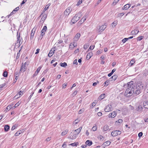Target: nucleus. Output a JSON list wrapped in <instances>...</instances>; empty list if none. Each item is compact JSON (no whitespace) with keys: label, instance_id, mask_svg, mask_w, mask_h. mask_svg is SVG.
<instances>
[{"label":"nucleus","instance_id":"f257e3e1","mask_svg":"<svg viewBox=\"0 0 148 148\" xmlns=\"http://www.w3.org/2000/svg\"><path fill=\"white\" fill-rule=\"evenodd\" d=\"M133 82L131 81L128 83V88L126 90L125 93V95L129 94L128 96H130L132 93H134L137 95L141 92L142 88H140L139 86H138L134 89V88L135 86L133 85Z\"/></svg>","mask_w":148,"mask_h":148},{"label":"nucleus","instance_id":"f03ea898","mask_svg":"<svg viewBox=\"0 0 148 148\" xmlns=\"http://www.w3.org/2000/svg\"><path fill=\"white\" fill-rule=\"evenodd\" d=\"M82 15L80 12H78L76 14L73 18L71 20L73 23H74L78 21L81 17Z\"/></svg>","mask_w":148,"mask_h":148},{"label":"nucleus","instance_id":"7ed1b4c3","mask_svg":"<svg viewBox=\"0 0 148 148\" xmlns=\"http://www.w3.org/2000/svg\"><path fill=\"white\" fill-rule=\"evenodd\" d=\"M121 134V131L119 130H114L112 131L111 133V135L113 137H115L118 135H119Z\"/></svg>","mask_w":148,"mask_h":148},{"label":"nucleus","instance_id":"20e7f679","mask_svg":"<svg viewBox=\"0 0 148 148\" xmlns=\"http://www.w3.org/2000/svg\"><path fill=\"white\" fill-rule=\"evenodd\" d=\"M112 106L110 104H108L106 106L104 109V111L106 112H109L112 110Z\"/></svg>","mask_w":148,"mask_h":148},{"label":"nucleus","instance_id":"39448f33","mask_svg":"<svg viewBox=\"0 0 148 148\" xmlns=\"http://www.w3.org/2000/svg\"><path fill=\"white\" fill-rule=\"evenodd\" d=\"M72 11V9L69 8H67L65 11L64 14L66 16H68Z\"/></svg>","mask_w":148,"mask_h":148},{"label":"nucleus","instance_id":"423d86ee","mask_svg":"<svg viewBox=\"0 0 148 148\" xmlns=\"http://www.w3.org/2000/svg\"><path fill=\"white\" fill-rule=\"evenodd\" d=\"M107 25L106 23H105L104 25H103L100 26L99 28V30L100 31L102 32L103 31L106 27Z\"/></svg>","mask_w":148,"mask_h":148},{"label":"nucleus","instance_id":"0eeeda50","mask_svg":"<svg viewBox=\"0 0 148 148\" xmlns=\"http://www.w3.org/2000/svg\"><path fill=\"white\" fill-rule=\"evenodd\" d=\"M116 112L115 111H113L112 113L109 114V117L114 118L116 116Z\"/></svg>","mask_w":148,"mask_h":148},{"label":"nucleus","instance_id":"6e6552de","mask_svg":"<svg viewBox=\"0 0 148 148\" xmlns=\"http://www.w3.org/2000/svg\"><path fill=\"white\" fill-rule=\"evenodd\" d=\"M139 31L137 29H135L132 30L131 32V34L132 35H136L137 34Z\"/></svg>","mask_w":148,"mask_h":148},{"label":"nucleus","instance_id":"1a4fd4ad","mask_svg":"<svg viewBox=\"0 0 148 148\" xmlns=\"http://www.w3.org/2000/svg\"><path fill=\"white\" fill-rule=\"evenodd\" d=\"M41 66H39L37 70L36 71L35 73H34V74L33 75V77H34L35 76H36L38 74L39 72V71H40V69H41Z\"/></svg>","mask_w":148,"mask_h":148},{"label":"nucleus","instance_id":"9d476101","mask_svg":"<svg viewBox=\"0 0 148 148\" xmlns=\"http://www.w3.org/2000/svg\"><path fill=\"white\" fill-rule=\"evenodd\" d=\"M55 51V49L53 50L52 49L48 54V56L49 57H51L54 53Z\"/></svg>","mask_w":148,"mask_h":148},{"label":"nucleus","instance_id":"9b49d317","mask_svg":"<svg viewBox=\"0 0 148 148\" xmlns=\"http://www.w3.org/2000/svg\"><path fill=\"white\" fill-rule=\"evenodd\" d=\"M26 66H23V64H22L20 70V71L23 72L26 71Z\"/></svg>","mask_w":148,"mask_h":148},{"label":"nucleus","instance_id":"f8f14e48","mask_svg":"<svg viewBox=\"0 0 148 148\" xmlns=\"http://www.w3.org/2000/svg\"><path fill=\"white\" fill-rule=\"evenodd\" d=\"M111 142L109 141H107L104 143L102 145V146H107L109 145L110 144Z\"/></svg>","mask_w":148,"mask_h":148},{"label":"nucleus","instance_id":"ddd939ff","mask_svg":"<svg viewBox=\"0 0 148 148\" xmlns=\"http://www.w3.org/2000/svg\"><path fill=\"white\" fill-rule=\"evenodd\" d=\"M131 5H130L129 4H127L125 5L123 8V10L125 9V10H127L130 7Z\"/></svg>","mask_w":148,"mask_h":148},{"label":"nucleus","instance_id":"4468645a","mask_svg":"<svg viewBox=\"0 0 148 148\" xmlns=\"http://www.w3.org/2000/svg\"><path fill=\"white\" fill-rule=\"evenodd\" d=\"M47 15L46 14H43L41 19L40 21L41 22V21H43V23H44V21L47 18Z\"/></svg>","mask_w":148,"mask_h":148},{"label":"nucleus","instance_id":"2eb2a0df","mask_svg":"<svg viewBox=\"0 0 148 148\" xmlns=\"http://www.w3.org/2000/svg\"><path fill=\"white\" fill-rule=\"evenodd\" d=\"M93 53L92 52H90L88 53L86 59L88 60L92 56Z\"/></svg>","mask_w":148,"mask_h":148},{"label":"nucleus","instance_id":"dca6fc26","mask_svg":"<svg viewBox=\"0 0 148 148\" xmlns=\"http://www.w3.org/2000/svg\"><path fill=\"white\" fill-rule=\"evenodd\" d=\"M92 141L89 140H87L85 142L86 144L88 146H90L92 144Z\"/></svg>","mask_w":148,"mask_h":148},{"label":"nucleus","instance_id":"f3484780","mask_svg":"<svg viewBox=\"0 0 148 148\" xmlns=\"http://www.w3.org/2000/svg\"><path fill=\"white\" fill-rule=\"evenodd\" d=\"M117 76L116 75H114L112 76L111 77L110 79V81H112V79H113L114 80H115L117 78Z\"/></svg>","mask_w":148,"mask_h":148},{"label":"nucleus","instance_id":"a211bd4d","mask_svg":"<svg viewBox=\"0 0 148 148\" xmlns=\"http://www.w3.org/2000/svg\"><path fill=\"white\" fill-rule=\"evenodd\" d=\"M80 36V34L77 33L74 37V39L75 40H78Z\"/></svg>","mask_w":148,"mask_h":148},{"label":"nucleus","instance_id":"6ab92c4d","mask_svg":"<svg viewBox=\"0 0 148 148\" xmlns=\"http://www.w3.org/2000/svg\"><path fill=\"white\" fill-rule=\"evenodd\" d=\"M143 105L145 108H148V101H145L144 102Z\"/></svg>","mask_w":148,"mask_h":148},{"label":"nucleus","instance_id":"aec40b11","mask_svg":"<svg viewBox=\"0 0 148 148\" xmlns=\"http://www.w3.org/2000/svg\"><path fill=\"white\" fill-rule=\"evenodd\" d=\"M82 127H81L78 129H77L75 130L74 131V132H76V134H78L80 132V131L82 129Z\"/></svg>","mask_w":148,"mask_h":148},{"label":"nucleus","instance_id":"412c9836","mask_svg":"<svg viewBox=\"0 0 148 148\" xmlns=\"http://www.w3.org/2000/svg\"><path fill=\"white\" fill-rule=\"evenodd\" d=\"M143 108L141 106H139L137 108V110L138 111L141 112L142 111Z\"/></svg>","mask_w":148,"mask_h":148},{"label":"nucleus","instance_id":"4be33fe9","mask_svg":"<svg viewBox=\"0 0 148 148\" xmlns=\"http://www.w3.org/2000/svg\"><path fill=\"white\" fill-rule=\"evenodd\" d=\"M68 132V130H66L64 131H63L61 133V135L62 136L65 135Z\"/></svg>","mask_w":148,"mask_h":148},{"label":"nucleus","instance_id":"5701e85b","mask_svg":"<svg viewBox=\"0 0 148 148\" xmlns=\"http://www.w3.org/2000/svg\"><path fill=\"white\" fill-rule=\"evenodd\" d=\"M105 94H102L100 95L98 98V99L100 100H101L103 99L105 97Z\"/></svg>","mask_w":148,"mask_h":148},{"label":"nucleus","instance_id":"b1692460","mask_svg":"<svg viewBox=\"0 0 148 148\" xmlns=\"http://www.w3.org/2000/svg\"><path fill=\"white\" fill-rule=\"evenodd\" d=\"M10 129V126L8 125H6L4 127V130L5 132H7Z\"/></svg>","mask_w":148,"mask_h":148},{"label":"nucleus","instance_id":"393cba45","mask_svg":"<svg viewBox=\"0 0 148 148\" xmlns=\"http://www.w3.org/2000/svg\"><path fill=\"white\" fill-rule=\"evenodd\" d=\"M12 105H10L8 106L5 109V111L6 112H7L8 111H9V110H10L11 108H12Z\"/></svg>","mask_w":148,"mask_h":148},{"label":"nucleus","instance_id":"a878e982","mask_svg":"<svg viewBox=\"0 0 148 148\" xmlns=\"http://www.w3.org/2000/svg\"><path fill=\"white\" fill-rule=\"evenodd\" d=\"M87 17L86 16H84L80 20V21L81 22L83 23L86 20Z\"/></svg>","mask_w":148,"mask_h":148},{"label":"nucleus","instance_id":"bb28decb","mask_svg":"<svg viewBox=\"0 0 148 148\" xmlns=\"http://www.w3.org/2000/svg\"><path fill=\"white\" fill-rule=\"evenodd\" d=\"M135 61L134 59H132L130 61L129 65L130 66H132L135 63Z\"/></svg>","mask_w":148,"mask_h":148},{"label":"nucleus","instance_id":"cd10ccee","mask_svg":"<svg viewBox=\"0 0 148 148\" xmlns=\"http://www.w3.org/2000/svg\"><path fill=\"white\" fill-rule=\"evenodd\" d=\"M22 132V131L21 130H20V131H18V132H17L16 133H15V136H18L19 135H20V134H21Z\"/></svg>","mask_w":148,"mask_h":148},{"label":"nucleus","instance_id":"c85d7f7f","mask_svg":"<svg viewBox=\"0 0 148 148\" xmlns=\"http://www.w3.org/2000/svg\"><path fill=\"white\" fill-rule=\"evenodd\" d=\"M109 129V127L107 125H106L104 126L103 130L104 131H107Z\"/></svg>","mask_w":148,"mask_h":148},{"label":"nucleus","instance_id":"c756f323","mask_svg":"<svg viewBox=\"0 0 148 148\" xmlns=\"http://www.w3.org/2000/svg\"><path fill=\"white\" fill-rule=\"evenodd\" d=\"M67 65V64L66 62H64L63 63H60V66L62 67H65Z\"/></svg>","mask_w":148,"mask_h":148},{"label":"nucleus","instance_id":"7c9ffc66","mask_svg":"<svg viewBox=\"0 0 148 148\" xmlns=\"http://www.w3.org/2000/svg\"><path fill=\"white\" fill-rule=\"evenodd\" d=\"M84 0H79L77 2V6L80 5Z\"/></svg>","mask_w":148,"mask_h":148},{"label":"nucleus","instance_id":"2f4dec72","mask_svg":"<svg viewBox=\"0 0 148 148\" xmlns=\"http://www.w3.org/2000/svg\"><path fill=\"white\" fill-rule=\"evenodd\" d=\"M97 101L96 100H95L94 102L92 103V106H91L90 108H91L93 107L95 105H94V104L96 103H97Z\"/></svg>","mask_w":148,"mask_h":148},{"label":"nucleus","instance_id":"473e14b6","mask_svg":"<svg viewBox=\"0 0 148 148\" xmlns=\"http://www.w3.org/2000/svg\"><path fill=\"white\" fill-rule=\"evenodd\" d=\"M84 110V108H82L81 109L79 110V111L78 112V113L79 114H80L83 112Z\"/></svg>","mask_w":148,"mask_h":148},{"label":"nucleus","instance_id":"72a5a7b5","mask_svg":"<svg viewBox=\"0 0 148 148\" xmlns=\"http://www.w3.org/2000/svg\"><path fill=\"white\" fill-rule=\"evenodd\" d=\"M3 76L5 77H7L8 76V73L6 71H4L3 74Z\"/></svg>","mask_w":148,"mask_h":148},{"label":"nucleus","instance_id":"f704fd0d","mask_svg":"<svg viewBox=\"0 0 148 148\" xmlns=\"http://www.w3.org/2000/svg\"><path fill=\"white\" fill-rule=\"evenodd\" d=\"M33 30H32V32L30 34V38L31 39H32L34 35V33L33 32Z\"/></svg>","mask_w":148,"mask_h":148},{"label":"nucleus","instance_id":"c9c22d12","mask_svg":"<svg viewBox=\"0 0 148 148\" xmlns=\"http://www.w3.org/2000/svg\"><path fill=\"white\" fill-rule=\"evenodd\" d=\"M119 0H114L112 3V4L115 5L119 1Z\"/></svg>","mask_w":148,"mask_h":148},{"label":"nucleus","instance_id":"e433bc0d","mask_svg":"<svg viewBox=\"0 0 148 148\" xmlns=\"http://www.w3.org/2000/svg\"><path fill=\"white\" fill-rule=\"evenodd\" d=\"M49 7L47 6V5L45 7V8H44V11H43V12H42L40 15V16L42 15L43 13H44V12H45V11H46V10H47L48 8H49Z\"/></svg>","mask_w":148,"mask_h":148},{"label":"nucleus","instance_id":"4c0bfd02","mask_svg":"<svg viewBox=\"0 0 148 148\" xmlns=\"http://www.w3.org/2000/svg\"><path fill=\"white\" fill-rule=\"evenodd\" d=\"M19 7H18L14 10L13 11V12H14V13L16 11L18 10H19Z\"/></svg>","mask_w":148,"mask_h":148},{"label":"nucleus","instance_id":"58836bf2","mask_svg":"<svg viewBox=\"0 0 148 148\" xmlns=\"http://www.w3.org/2000/svg\"><path fill=\"white\" fill-rule=\"evenodd\" d=\"M47 29V27L46 26H45L44 27L42 31L45 32L46 31Z\"/></svg>","mask_w":148,"mask_h":148},{"label":"nucleus","instance_id":"ea45409f","mask_svg":"<svg viewBox=\"0 0 148 148\" xmlns=\"http://www.w3.org/2000/svg\"><path fill=\"white\" fill-rule=\"evenodd\" d=\"M128 40L127 38H125L122 40V41L123 42V43H125Z\"/></svg>","mask_w":148,"mask_h":148},{"label":"nucleus","instance_id":"a19ab883","mask_svg":"<svg viewBox=\"0 0 148 148\" xmlns=\"http://www.w3.org/2000/svg\"><path fill=\"white\" fill-rule=\"evenodd\" d=\"M124 14V13L122 12L118 14V16L119 17H121Z\"/></svg>","mask_w":148,"mask_h":148},{"label":"nucleus","instance_id":"79ce46f5","mask_svg":"<svg viewBox=\"0 0 148 148\" xmlns=\"http://www.w3.org/2000/svg\"><path fill=\"white\" fill-rule=\"evenodd\" d=\"M17 127V125H16L13 126L12 127L11 130H14Z\"/></svg>","mask_w":148,"mask_h":148},{"label":"nucleus","instance_id":"37998d69","mask_svg":"<svg viewBox=\"0 0 148 148\" xmlns=\"http://www.w3.org/2000/svg\"><path fill=\"white\" fill-rule=\"evenodd\" d=\"M45 32L41 31V34H40V36L42 37H42L45 35Z\"/></svg>","mask_w":148,"mask_h":148},{"label":"nucleus","instance_id":"c03bdc74","mask_svg":"<svg viewBox=\"0 0 148 148\" xmlns=\"http://www.w3.org/2000/svg\"><path fill=\"white\" fill-rule=\"evenodd\" d=\"M22 94L20 92H19L16 95L15 97H16L17 98H18V95H19V97H20L21 96Z\"/></svg>","mask_w":148,"mask_h":148},{"label":"nucleus","instance_id":"a18cd8bd","mask_svg":"<svg viewBox=\"0 0 148 148\" xmlns=\"http://www.w3.org/2000/svg\"><path fill=\"white\" fill-rule=\"evenodd\" d=\"M105 86H107L109 84V81L107 80L104 82Z\"/></svg>","mask_w":148,"mask_h":148},{"label":"nucleus","instance_id":"49530a36","mask_svg":"<svg viewBox=\"0 0 148 148\" xmlns=\"http://www.w3.org/2000/svg\"><path fill=\"white\" fill-rule=\"evenodd\" d=\"M78 134H75L73 135V136H72V139H73V138H75L77 136V135Z\"/></svg>","mask_w":148,"mask_h":148},{"label":"nucleus","instance_id":"de8ad7c7","mask_svg":"<svg viewBox=\"0 0 148 148\" xmlns=\"http://www.w3.org/2000/svg\"><path fill=\"white\" fill-rule=\"evenodd\" d=\"M92 129L93 131H95L97 130V127L96 126V125H95V126H94L92 128Z\"/></svg>","mask_w":148,"mask_h":148},{"label":"nucleus","instance_id":"09e8293b","mask_svg":"<svg viewBox=\"0 0 148 148\" xmlns=\"http://www.w3.org/2000/svg\"><path fill=\"white\" fill-rule=\"evenodd\" d=\"M95 46H90L89 49L88 50H92L94 48Z\"/></svg>","mask_w":148,"mask_h":148},{"label":"nucleus","instance_id":"8fccbe9b","mask_svg":"<svg viewBox=\"0 0 148 148\" xmlns=\"http://www.w3.org/2000/svg\"><path fill=\"white\" fill-rule=\"evenodd\" d=\"M89 45H88L87 44H85L84 45V49H87Z\"/></svg>","mask_w":148,"mask_h":148},{"label":"nucleus","instance_id":"3c124183","mask_svg":"<svg viewBox=\"0 0 148 148\" xmlns=\"http://www.w3.org/2000/svg\"><path fill=\"white\" fill-rule=\"evenodd\" d=\"M143 134V133L141 132H140L139 133V134H138V136L139 138H140L142 136Z\"/></svg>","mask_w":148,"mask_h":148},{"label":"nucleus","instance_id":"603ef678","mask_svg":"<svg viewBox=\"0 0 148 148\" xmlns=\"http://www.w3.org/2000/svg\"><path fill=\"white\" fill-rule=\"evenodd\" d=\"M70 145H71L72 146L74 147V146H77V143H74L71 144H70Z\"/></svg>","mask_w":148,"mask_h":148},{"label":"nucleus","instance_id":"864d4df0","mask_svg":"<svg viewBox=\"0 0 148 148\" xmlns=\"http://www.w3.org/2000/svg\"><path fill=\"white\" fill-rule=\"evenodd\" d=\"M143 38V36H141L138 37V40H141Z\"/></svg>","mask_w":148,"mask_h":148},{"label":"nucleus","instance_id":"5fc2aeb1","mask_svg":"<svg viewBox=\"0 0 148 148\" xmlns=\"http://www.w3.org/2000/svg\"><path fill=\"white\" fill-rule=\"evenodd\" d=\"M123 121L122 119H119L117 121H116V122H118V123H121Z\"/></svg>","mask_w":148,"mask_h":148},{"label":"nucleus","instance_id":"6e6d98bb","mask_svg":"<svg viewBox=\"0 0 148 148\" xmlns=\"http://www.w3.org/2000/svg\"><path fill=\"white\" fill-rule=\"evenodd\" d=\"M97 83H99V82L98 81H97V82H95L93 83L92 84L93 86H96L97 84Z\"/></svg>","mask_w":148,"mask_h":148},{"label":"nucleus","instance_id":"4d7b16f0","mask_svg":"<svg viewBox=\"0 0 148 148\" xmlns=\"http://www.w3.org/2000/svg\"><path fill=\"white\" fill-rule=\"evenodd\" d=\"M73 64H76V65L77 64V60L76 59L74 61Z\"/></svg>","mask_w":148,"mask_h":148},{"label":"nucleus","instance_id":"13d9d810","mask_svg":"<svg viewBox=\"0 0 148 148\" xmlns=\"http://www.w3.org/2000/svg\"><path fill=\"white\" fill-rule=\"evenodd\" d=\"M20 42H21V40H20V38H18L17 43H19V44L20 45Z\"/></svg>","mask_w":148,"mask_h":148},{"label":"nucleus","instance_id":"bf43d9fd","mask_svg":"<svg viewBox=\"0 0 148 148\" xmlns=\"http://www.w3.org/2000/svg\"><path fill=\"white\" fill-rule=\"evenodd\" d=\"M97 115L99 116H101L102 115V113L101 112H99L97 113Z\"/></svg>","mask_w":148,"mask_h":148},{"label":"nucleus","instance_id":"052dcab7","mask_svg":"<svg viewBox=\"0 0 148 148\" xmlns=\"http://www.w3.org/2000/svg\"><path fill=\"white\" fill-rule=\"evenodd\" d=\"M116 25V23H115L114 22H113L112 23V26L113 27H115Z\"/></svg>","mask_w":148,"mask_h":148},{"label":"nucleus","instance_id":"680f3d73","mask_svg":"<svg viewBox=\"0 0 148 148\" xmlns=\"http://www.w3.org/2000/svg\"><path fill=\"white\" fill-rule=\"evenodd\" d=\"M27 0H23L22 2L21 3V5H22L25 3L27 1Z\"/></svg>","mask_w":148,"mask_h":148},{"label":"nucleus","instance_id":"e2e57ef3","mask_svg":"<svg viewBox=\"0 0 148 148\" xmlns=\"http://www.w3.org/2000/svg\"><path fill=\"white\" fill-rule=\"evenodd\" d=\"M39 50H40V49H36V52L35 53V54H38L39 52Z\"/></svg>","mask_w":148,"mask_h":148},{"label":"nucleus","instance_id":"0e129e2a","mask_svg":"<svg viewBox=\"0 0 148 148\" xmlns=\"http://www.w3.org/2000/svg\"><path fill=\"white\" fill-rule=\"evenodd\" d=\"M51 139V137H49L47 138L46 139V140L47 141H49Z\"/></svg>","mask_w":148,"mask_h":148},{"label":"nucleus","instance_id":"69168bd1","mask_svg":"<svg viewBox=\"0 0 148 148\" xmlns=\"http://www.w3.org/2000/svg\"><path fill=\"white\" fill-rule=\"evenodd\" d=\"M66 144H65V143H64L62 145V147H63L65 148L66 147Z\"/></svg>","mask_w":148,"mask_h":148},{"label":"nucleus","instance_id":"338daca9","mask_svg":"<svg viewBox=\"0 0 148 148\" xmlns=\"http://www.w3.org/2000/svg\"><path fill=\"white\" fill-rule=\"evenodd\" d=\"M66 84H64L62 85V87L63 88H66Z\"/></svg>","mask_w":148,"mask_h":148},{"label":"nucleus","instance_id":"774afa93","mask_svg":"<svg viewBox=\"0 0 148 148\" xmlns=\"http://www.w3.org/2000/svg\"><path fill=\"white\" fill-rule=\"evenodd\" d=\"M79 121L78 120V119H76L75 120V124H77V123H78V122H79Z\"/></svg>","mask_w":148,"mask_h":148}]
</instances>
